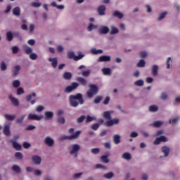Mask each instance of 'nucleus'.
<instances>
[{"instance_id": "nucleus-36", "label": "nucleus", "mask_w": 180, "mask_h": 180, "mask_svg": "<svg viewBox=\"0 0 180 180\" xmlns=\"http://www.w3.org/2000/svg\"><path fill=\"white\" fill-rule=\"evenodd\" d=\"M113 16H116V18H118V19H122L123 18V13L119 12V11H115L113 13Z\"/></svg>"}, {"instance_id": "nucleus-63", "label": "nucleus", "mask_w": 180, "mask_h": 180, "mask_svg": "<svg viewBox=\"0 0 180 180\" xmlns=\"http://www.w3.org/2000/svg\"><path fill=\"white\" fill-rule=\"evenodd\" d=\"M146 56H147V52H146V51H141L140 52L141 58H146Z\"/></svg>"}, {"instance_id": "nucleus-10", "label": "nucleus", "mask_w": 180, "mask_h": 180, "mask_svg": "<svg viewBox=\"0 0 180 180\" xmlns=\"http://www.w3.org/2000/svg\"><path fill=\"white\" fill-rule=\"evenodd\" d=\"M48 60L51 63L53 68H57V65H58V58H49Z\"/></svg>"}, {"instance_id": "nucleus-62", "label": "nucleus", "mask_w": 180, "mask_h": 180, "mask_svg": "<svg viewBox=\"0 0 180 180\" xmlns=\"http://www.w3.org/2000/svg\"><path fill=\"white\" fill-rule=\"evenodd\" d=\"M99 126H101V124H98V123L94 124L92 125V127H91V129H92L93 130H96L97 129H99Z\"/></svg>"}, {"instance_id": "nucleus-3", "label": "nucleus", "mask_w": 180, "mask_h": 180, "mask_svg": "<svg viewBox=\"0 0 180 180\" xmlns=\"http://www.w3.org/2000/svg\"><path fill=\"white\" fill-rule=\"evenodd\" d=\"M85 55L82 54V53H79L78 56H75V53L72 51H70L68 53V57L70 58V60H74L75 61H78L84 58Z\"/></svg>"}, {"instance_id": "nucleus-46", "label": "nucleus", "mask_w": 180, "mask_h": 180, "mask_svg": "<svg viewBox=\"0 0 180 180\" xmlns=\"http://www.w3.org/2000/svg\"><path fill=\"white\" fill-rule=\"evenodd\" d=\"M15 157L18 159V160H22V158H23V155L22 154V153L20 152H16L15 153Z\"/></svg>"}, {"instance_id": "nucleus-21", "label": "nucleus", "mask_w": 180, "mask_h": 180, "mask_svg": "<svg viewBox=\"0 0 180 180\" xmlns=\"http://www.w3.org/2000/svg\"><path fill=\"white\" fill-rule=\"evenodd\" d=\"M162 153H163L165 157H168L169 154V148L167 146H163L162 148Z\"/></svg>"}, {"instance_id": "nucleus-20", "label": "nucleus", "mask_w": 180, "mask_h": 180, "mask_svg": "<svg viewBox=\"0 0 180 180\" xmlns=\"http://www.w3.org/2000/svg\"><path fill=\"white\" fill-rule=\"evenodd\" d=\"M105 11H106V7L105 6H100L98 8V12L101 16L105 15Z\"/></svg>"}, {"instance_id": "nucleus-18", "label": "nucleus", "mask_w": 180, "mask_h": 180, "mask_svg": "<svg viewBox=\"0 0 180 180\" xmlns=\"http://www.w3.org/2000/svg\"><path fill=\"white\" fill-rule=\"evenodd\" d=\"M152 75L153 77H157V75H158V65H153L152 66Z\"/></svg>"}, {"instance_id": "nucleus-7", "label": "nucleus", "mask_w": 180, "mask_h": 180, "mask_svg": "<svg viewBox=\"0 0 180 180\" xmlns=\"http://www.w3.org/2000/svg\"><path fill=\"white\" fill-rule=\"evenodd\" d=\"M3 133L5 136H11V123L5 124L4 127Z\"/></svg>"}, {"instance_id": "nucleus-60", "label": "nucleus", "mask_w": 180, "mask_h": 180, "mask_svg": "<svg viewBox=\"0 0 180 180\" xmlns=\"http://www.w3.org/2000/svg\"><path fill=\"white\" fill-rule=\"evenodd\" d=\"M84 120H85V116L82 115L81 117L77 118V123H82V122H84Z\"/></svg>"}, {"instance_id": "nucleus-38", "label": "nucleus", "mask_w": 180, "mask_h": 180, "mask_svg": "<svg viewBox=\"0 0 180 180\" xmlns=\"http://www.w3.org/2000/svg\"><path fill=\"white\" fill-rule=\"evenodd\" d=\"M12 85L14 88H19V86H20V81L19 80L13 81Z\"/></svg>"}, {"instance_id": "nucleus-45", "label": "nucleus", "mask_w": 180, "mask_h": 180, "mask_svg": "<svg viewBox=\"0 0 180 180\" xmlns=\"http://www.w3.org/2000/svg\"><path fill=\"white\" fill-rule=\"evenodd\" d=\"M149 110L150 112H157V110H158V107L157 105H150L149 107Z\"/></svg>"}, {"instance_id": "nucleus-28", "label": "nucleus", "mask_w": 180, "mask_h": 180, "mask_svg": "<svg viewBox=\"0 0 180 180\" xmlns=\"http://www.w3.org/2000/svg\"><path fill=\"white\" fill-rule=\"evenodd\" d=\"M4 117H5V119H6V120H15V118L16 117V115L6 114L4 115Z\"/></svg>"}, {"instance_id": "nucleus-33", "label": "nucleus", "mask_w": 180, "mask_h": 180, "mask_svg": "<svg viewBox=\"0 0 180 180\" xmlns=\"http://www.w3.org/2000/svg\"><path fill=\"white\" fill-rule=\"evenodd\" d=\"M6 39L8 41H12L13 40V34L11 32H8L6 33Z\"/></svg>"}, {"instance_id": "nucleus-56", "label": "nucleus", "mask_w": 180, "mask_h": 180, "mask_svg": "<svg viewBox=\"0 0 180 180\" xmlns=\"http://www.w3.org/2000/svg\"><path fill=\"white\" fill-rule=\"evenodd\" d=\"M0 67H1V71L6 70V64L5 63V62H1Z\"/></svg>"}, {"instance_id": "nucleus-2", "label": "nucleus", "mask_w": 180, "mask_h": 180, "mask_svg": "<svg viewBox=\"0 0 180 180\" xmlns=\"http://www.w3.org/2000/svg\"><path fill=\"white\" fill-rule=\"evenodd\" d=\"M79 150H81V146L79 144L75 143L71 145L69 148L70 155L77 158L78 157V151H79Z\"/></svg>"}, {"instance_id": "nucleus-29", "label": "nucleus", "mask_w": 180, "mask_h": 180, "mask_svg": "<svg viewBox=\"0 0 180 180\" xmlns=\"http://www.w3.org/2000/svg\"><path fill=\"white\" fill-rule=\"evenodd\" d=\"M91 53H92V54H102L103 53V51H102V49H96L94 48L91 49Z\"/></svg>"}, {"instance_id": "nucleus-44", "label": "nucleus", "mask_w": 180, "mask_h": 180, "mask_svg": "<svg viewBox=\"0 0 180 180\" xmlns=\"http://www.w3.org/2000/svg\"><path fill=\"white\" fill-rule=\"evenodd\" d=\"M113 172H109L103 175L104 178H106V179H110L113 178Z\"/></svg>"}, {"instance_id": "nucleus-40", "label": "nucleus", "mask_w": 180, "mask_h": 180, "mask_svg": "<svg viewBox=\"0 0 180 180\" xmlns=\"http://www.w3.org/2000/svg\"><path fill=\"white\" fill-rule=\"evenodd\" d=\"M134 85H136V86H143L144 85V81L143 79L137 80L134 82Z\"/></svg>"}, {"instance_id": "nucleus-54", "label": "nucleus", "mask_w": 180, "mask_h": 180, "mask_svg": "<svg viewBox=\"0 0 180 180\" xmlns=\"http://www.w3.org/2000/svg\"><path fill=\"white\" fill-rule=\"evenodd\" d=\"M92 120H96V117H91V116H87L86 117V122H87V123H89V122H92Z\"/></svg>"}, {"instance_id": "nucleus-64", "label": "nucleus", "mask_w": 180, "mask_h": 180, "mask_svg": "<svg viewBox=\"0 0 180 180\" xmlns=\"http://www.w3.org/2000/svg\"><path fill=\"white\" fill-rule=\"evenodd\" d=\"M91 153H92V154H98V153H99V148H96L91 149Z\"/></svg>"}, {"instance_id": "nucleus-24", "label": "nucleus", "mask_w": 180, "mask_h": 180, "mask_svg": "<svg viewBox=\"0 0 180 180\" xmlns=\"http://www.w3.org/2000/svg\"><path fill=\"white\" fill-rule=\"evenodd\" d=\"M63 78H64V79L69 80L71 78H72V74H71V72H65L63 74Z\"/></svg>"}, {"instance_id": "nucleus-39", "label": "nucleus", "mask_w": 180, "mask_h": 180, "mask_svg": "<svg viewBox=\"0 0 180 180\" xmlns=\"http://www.w3.org/2000/svg\"><path fill=\"white\" fill-rule=\"evenodd\" d=\"M12 169L13 171H14V172H16L17 174H19L20 172V167L16 165L12 167Z\"/></svg>"}, {"instance_id": "nucleus-23", "label": "nucleus", "mask_w": 180, "mask_h": 180, "mask_svg": "<svg viewBox=\"0 0 180 180\" xmlns=\"http://www.w3.org/2000/svg\"><path fill=\"white\" fill-rule=\"evenodd\" d=\"M13 147L18 151H19L22 148V146L20 144L18 143L16 141H12Z\"/></svg>"}, {"instance_id": "nucleus-22", "label": "nucleus", "mask_w": 180, "mask_h": 180, "mask_svg": "<svg viewBox=\"0 0 180 180\" xmlns=\"http://www.w3.org/2000/svg\"><path fill=\"white\" fill-rule=\"evenodd\" d=\"M79 134H81V131H77L76 132L73 133L72 135L70 136V140L78 139V137H79Z\"/></svg>"}, {"instance_id": "nucleus-9", "label": "nucleus", "mask_w": 180, "mask_h": 180, "mask_svg": "<svg viewBox=\"0 0 180 180\" xmlns=\"http://www.w3.org/2000/svg\"><path fill=\"white\" fill-rule=\"evenodd\" d=\"M78 86V83L73 82L71 86H68L65 90V92L70 93L72 92V91H74V89H76Z\"/></svg>"}, {"instance_id": "nucleus-14", "label": "nucleus", "mask_w": 180, "mask_h": 180, "mask_svg": "<svg viewBox=\"0 0 180 180\" xmlns=\"http://www.w3.org/2000/svg\"><path fill=\"white\" fill-rule=\"evenodd\" d=\"M8 98L14 106H19V100L18 98L12 96L11 94L8 96Z\"/></svg>"}, {"instance_id": "nucleus-15", "label": "nucleus", "mask_w": 180, "mask_h": 180, "mask_svg": "<svg viewBox=\"0 0 180 180\" xmlns=\"http://www.w3.org/2000/svg\"><path fill=\"white\" fill-rule=\"evenodd\" d=\"M44 115H45V120H50L53 119V117L54 116V113H53V112L51 111L45 112Z\"/></svg>"}, {"instance_id": "nucleus-4", "label": "nucleus", "mask_w": 180, "mask_h": 180, "mask_svg": "<svg viewBox=\"0 0 180 180\" xmlns=\"http://www.w3.org/2000/svg\"><path fill=\"white\" fill-rule=\"evenodd\" d=\"M89 88V90L87 91V96L88 98H92L94 95L98 94V86L95 84H91Z\"/></svg>"}, {"instance_id": "nucleus-17", "label": "nucleus", "mask_w": 180, "mask_h": 180, "mask_svg": "<svg viewBox=\"0 0 180 180\" xmlns=\"http://www.w3.org/2000/svg\"><path fill=\"white\" fill-rule=\"evenodd\" d=\"M22 48L25 54H32V53H33V49H32V48L29 47L27 45H23Z\"/></svg>"}, {"instance_id": "nucleus-19", "label": "nucleus", "mask_w": 180, "mask_h": 180, "mask_svg": "<svg viewBox=\"0 0 180 180\" xmlns=\"http://www.w3.org/2000/svg\"><path fill=\"white\" fill-rule=\"evenodd\" d=\"M99 63H102L103 61H110V56H101L98 58Z\"/></svg>"}, {"instance_id": "nucleus-51", "label": "nucleus", "mask_w": 180, "mask_h": 180, "mask_svg": "<svg viewBox=\"0 0 180 180\" xmlns=\"http://www.w3.org/2000/svg\"><path fill=\"white\" fill-rule=\"evenodd\" d=\"M89 74H91V70H84L82 72V75H83V77H89Z\"/></svg>"}, {"instance_id": "nucleus-1", "label": "nucleus", "mask_w": 180, "mask_h": 180, "mask_svg": "<svg viewBox=\"0 0 180 180\" xmlns=\"http://www.w3.org/2000/svg\"><path fill=\"white\" fill-rule=\"evenodd\" d=\"M78 102L80 105L84 103V99H82V94H77L76 96H70V103L72 108H77L78 106Z\"/></svg>"}, {"instance_id": "nucleus-25", "label": "nucleus", "mask_w": 180, "mask_h": 180, "mask_svg": "<svg viewBox=\"0 0 180 180\" xmlns=\"http://www.w3.org/2000/svg\"><path fill=\"white\" fill-rule=\"evenodd\" d=\"M162 124H164V122H162V121H155L152 124V126H153V127H161V126H162Z\"/></svg>"}, {"instance_id": "nucleus-59", "label": "nucleus", "mask_w": 180, "mask_h": 180, "mask_svg": "<svg viewBox=\"0 0 180 180\" xmlns=\"http://www.w3.org/2000/svg\"><path fill=\"white\" fill-rule=\"evenodd\" d=\"M33 172L34 175H37V176H40V175H41V171L39 169H34Z\"/></svg>"}, {"instance_id": "nucleus-16", "label": "nucleus", "mask_w": 180, "mask_h": 180, "mask_svg": "<svg viewBox=\"0 0 180 180\" xmlns=\"http://www.w3.org/2000/svg\"><path fill=\"white\" fill-rule=\"evenodd\" d=\"M103 75H112V69L109 68H104L102 69Z\"/></svg>"}, {"instance_id": "nucleus-31", "label": "nucleus", "mask_w": 180, "mask_h": 180, "mask_svg": "<svg viewBox=\"0 0 180 180\" xmlns=\"http://www.w3.org/2000/svg\"><path fill=\"white\" fill-rule=\"evenodd\" d=\"M113 141H114L115 144H119V143H120V136L118 134L114 135Z\"/></svg>"}, {"instance_id": "nucleus-43", "label": "nucleus", "mask_w": 180, "mask_h": 180, "mask_svg": "<svg viewBox=\"0 0 180 180\" xmlns=\"http://www.w3.org/2000/svg\"><path fill=\"white\" fill-rule=\"evenodd\" d=\"M146 66V61H144V60L141 59V60H139V62L137 64V67H139L141 68H143V67Z\"/></svg>"}, {"instance_id": "nucleus-50", "label": "nucleus", "mask_w": 180, "mask_h": 180, "mask_svg": "<svg viewBox=\"0 0 180 180\" xmlns=\"http://www.w3.org/2000/svg\"><path fill=\"white\" fill-rule=\"evenodd\" d=\"M25 117H26V115H23L21 117H20L19 118L17 119V123H22L23 122V120H25Z\"/></svg>"}, {"instance_id": "nucleus-41", "label": "nucleus", "mask_w": 180, "mask_h": 180, "mask_svg": "<svg viewBox=\"0 0 180 180\" xmlns=\"http://www.w3.org/2000/svg\"><path fill=\"white\" fill-rule=\"evenodd\" d=\"M119 33V29L115 27H111L110 34H116Z\"/></svg>"}, {"instance_id": "nucleus-42", "label": "nucleus", "mask_w": 180, "mask_h": 180, "mask_svg": "<svg viewBox=\"0 0 180 180\" xmlns=\"http://www.w3.org/2000/svg\"><path fill=\"white\" fill-rule=\"evenodd\" d=\"M167 68L169 70L171 68V64H172V60H171V57H169L166 61Z\"/></svg>"}, {"instance_id": "nucleus-12", "label": "nucleus", "mask_w": 180, "mask_h": 180, "mask_svg": "<svg viewBox=\"0 0 180 180\" xmlns=\"http://www.w3.org/2000/svg\"><path fill=\"white\" fill-rule=\"evenodd\" d=\"M119 124V119L117 118H115L112 120H109L108 121H107L105 122V125L110 127V126H113V124Z\"/></svg>"}, {"instance_id": "nucleus-37", "label": "nucleus", "mask_w": 180, "mask_h": 180, "mask_svg": "<svg viewBox=\"0 0 180 180\" xmlns=\"http://www.w3.org/2000/svg\"><path fill=\"white\" fill-rule=\"evenodd\" d=\"M167 15H168V13L167 11H164L162 13H161L158 18V20H162V19H164V18H165V16H167Z\"/></svg>"}, {"instance_id": "nucleus-61", "label": "nucleus", "mask_w": 180, "mask_h": 180, "mask_svg": "<svg viewBox=\"0 0 180 180\" xmlns=\"http://www.w3.org/2000/svg\"><path fill=\"white\" fill-rule=\"evenodd\" d=\"M96 169H106V167L102 165L101 164H98L95 167Z\"/></svg>"}, {"instance_id": "nucleus-49", "label": "nucleus", "mask_w": 180, "mask_h": 180, "mask_svg": "<svg viewBox=\"0 0 180 180\" xmlns=\"http://www.w3.org/2000/svg\"><path fill=\"white\" fill-rule=\"evenodd\" d=\"M31 5L34 8H40V6H41V3H40V2H32V3H31Z\"/></svg>"}, {"instance_id": "nucleus-30", "label": "nucleus", "mask_w": 180, "mask_h": 180, "mask_svg": "<svg viewBox=\"0 0 180 180\" xmlns=\"http://www.w3.org/2000/svg\"><path fill=\"white\" fill-rule=\"evenodd\" d=\"M77 81L81 84V85H83V86H86V81L85 79L82 77H77Z\"/></svg>"}, {"instance_id": "nucleus-27", "label": "nucleus", "mask_w": 180, "mask_h": 180, "mask_svg": "<svg viewBox=\"0 0 180 180\" xmlns=\"http://www.w3.org/2000/svg\"><path fill=\"white\" fill-rule=\"evenodd\" d=\"M122 158L127 160V161H129V160H131V155L129 153H124L122 154Z\"/></svg>"}, {"instance_id": "nucleus-52", "label": "nucleus", "mask_w": 180, "mask_h": 180, "mask_svg": "<svg viewBox=\"0 0 180 180\" xmlns=\"http://www.w3.org/2000/svg\"><path fill=\"white\" fill-rule=\"evenodd\" d=\"M43 110H44V106L43 105H39L36 108V112H38V113L43 112Z\"/></svg>"}, {"instance_id": "nucleus-13", "label": "nucleus", "mask_w": 180, "mask_h": 180, "mask_svg": "<svg viewBox=\"0 0 180 180\" xmlns=\"http://www.w3.org/2000/svg\"><path fill=\"white\" fill-rule=\"evenodd\" d=\"M109 33V27L107 26H102L99 28L100 34H108Z\"/></svg>"}, {"instance_id": "nucleus-34", "label": "nucleus", "mask_w": 180, "mask_h": 180, "mask_svg": "<svg viewBox=\"0 0 180 180\" xmlns=\"http://www.w3.org/2000/svg\"><path fill=\"white\" fill-rule=\"evenodd\" d=\"M13 15H15V16H19V15H20V8H19V7H15V8L13 10Z\"/></svg>"}, {"instance_id": "nucleus-58", "label": "nucleus", "mask_w": 180, "mask_h": 180, "mask_svg": "<svg viewBox=\"0 0 180 180\" xmlns=\"http://www.w3.org/2000/svg\"><path fill=\"white\" fill-rule=\"evenodd\" d=\"M30 58L31 60H37V54L32 53L30 55Z\"/></svg>"}, {"instance_id": "nucleus-48", "label": "nucleus", "mask_w": 180, "mask_h": 180, "mask_svg": "<svg viewBox=\"0 0 180 180\" xmlns=\"http://www.w3.org/2000/svg\"><path fill=\"white\" fill-rule=\"evenodd\" d=\"M101 161H103V162H105V164H107V162H109V159H108V155L101 156Z\"/></svg>"}, {"instance_id": "nucleus-8", "label": "nucleus", "mask_w": 180, "mask_h": 180, "mask_svg": "<svg viewBox=\"0 0 180 180\" xmlns=\"http://www.w3.org/2000/svg\"><path fill=\"white\" fill-rule=\"evenodd\" d=\"M44 143L48 147H53L54 146V139L50 136H46L44 139Z\"/></svg>"}, {"instance_id": "nucleus-55", "label": "nucleus", "mask_w": 180, "mask_h": 180, "mask_svg": "<svg viewBox=\"0 0 180 180\" xmlns=\"http://www.w3.org/2000/svg\"><path fill=\"white\" fill-rule=\"evenodd\" d=\"M82 176V172L75 173L74 174V179H79Z\"/></svg>"}, {"instance_id": "nucleus-11", "label": "nucleus", "mask_w": 180, "mask_h": 180, "mask_svg": "<svg viewBox=\"0 0 180 180\" xmlns=\"http://www.w3.org/2000/svg\"><path fill=\"white\" fill-rule=\"evenodd\" d=\"M32 161L34 164H36V165H40V164H41V158L39 155H33L32 156Z\"/></svg>"}, {"instance_id": "nucleus-47", "label": "nucleus", "mask_w": 180, "mask_h": 180, "mask_svg": "<svg viewBox=\"0 0 180 180\" xmlns=\"http://www.w3.org/2000/svg\"><path fill=\"white\" fill-rule=\"evenodd\" d=\"M34 97H36V93H32L27 96L26 100L29 102V101H32V98Z\"/></svg>"}, {"instance_id": "nucleus-57", "label": "nucleus", "mask_w": 180, "mask_h": 180, "mask_svg": "<svg viewBox=\"0 0 180 180\" xmlns=\"http://www.w3.org/2000/svg\"><path fill=\"white\" fill-rule=\"evenodd\" d=\"M22 94H25V91L23 90V88L20 87L17 90V95H22Z\"/></svg>"}, {"instance_id": "nucleus-26", "label": "nucleus", "mask_w": 180, "mask_h": 180, "mask_svg": "<svg viewBox=\"0 0 180 180\" xmlns=\"http://www.w3.org/2000/svg\"><path fill=\"white\" fill-rule=\"evenodd\" d=\"M19 71H20V67L19 65L14 66L13 68V75H18V74H19Z\"/></svg>"}, {"instance_id": "nucleus-32", "label": "nucleus", "mask_w": 180, "mask_h": 180, "mask_svg": "<svg viewBox=\"0 0 180 180\" xmlns=\"http://www.w3.org/2000/svg\"><path fill=\"white\" fill-rule=\"evenodd\" d=\"M103 116L104 119H106L107 120H110V111H105L103 112Z\"/></svg>"}, {"instance_id": "nucleus-5", "label": "nucleus", "mask_w": 180, "mask_h": 180, "mask_svg": "<svg viewBox=\"0 0 180 180\" xmlns=\"http://www.w3.org/2000/svg\"><path fill=\"white\" fill-rule=\"evenodd\" d=\"M27 120H37V122L43 119V115H37L36 114L30 113L27 117Z\"/></svg>"}, {"instance_id": "nucleus-6", "label": "nucleus", "mask_w": 180, "mask_h": 180, "mask_svg": "<svg viewBox=\"0 0 180 180\" xmlns=\"http://www.w3.org/2000/svg\"><path fill=\"white\" fill-rule=\"evenodd\" d=\"M166 141H168V138L165 136H161L155 140L153 144H155V146H158L160 143H166Z\"/></svg>"}, {"instance_id": "nucleus-35", "label": "nucleus", "mask_w": 180, "mask_h": 180, "mask_svg": "<svg viewBox=\"0 0 180 180\" xmlns=\"http://www.w3.org/2000/svg\"><path fill=\"white\" fill-rule=\"evenodd\" d=\"M95 29H98V25H95L92 23H90L89 25V27H87V30L89 32H92V30H94Z\"/></svg>"}, {"instance_id": "nucleus-53", "label": "nucleus", "mask_w": 180, "mask_h": 180, "mask_svg": "<svg viewBox=\"0 0 180 180\" xmlns=\"http://www.w3.org/2000/svg\"><path fill=\"white\" fill-rule=\"evenodd\" d=\"M178 120H179V117L172 118V120H169V124H175V123H176L178 122Z\"/></svg>"}]
</instances>
